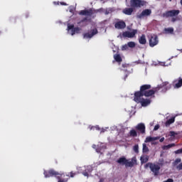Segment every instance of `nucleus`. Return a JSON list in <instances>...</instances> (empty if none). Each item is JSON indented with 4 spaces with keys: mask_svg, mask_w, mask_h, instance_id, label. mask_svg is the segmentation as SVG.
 I'll return each mask as SVG.
<instances>
[{
    "mask_svg": "<svg viewBox=\"0 0 182 182\" xmlns=\"http://www.w3.org/2000/svg\"><path fill=\"white\" fill-rule=\"evenodd\" d=\"M117 163L121 166H125V167H133L137 163V160L136 157H134L132 158L131 161H129L126 157L122 156L117 159Z\"/></svg>",
    "mask_w": 182,
    "mask_h": 182,
    "instance_id": "nucleus-1",
    "label": "nucleus"
},
{
    "mask_svg": "<svg viewBox=\"0 0 182 182\" xmlns=\"http://www.w3.org/2000/svg\"><path fill=\"white\" fill-rule=\"evenodd\" d=\"M180 14V10H169L166 11L165 13H163L162 17L163 18H172L171 22H176L177 21V18H174L173 16H178V15Z\"/></svg>",
    "mask_w": 182,
    "mask_h": 182,
    "instance_id": "nucleus-2",
    "label": "nucleus"
},
{
    "mask_svg": "<svg viewBox=\"0 0 182 182\" xmlns=\"http://www.w3.org/2000/svg\"><path fill=\"white\" fill-rule=\"evenodd\" d=\"M147 167H149L151 171L153 172L154 176H159L161 168L160 165L149 162L145 165V168H147Z\"/></svg>",
    "mask_w": 182,
    "mask_h": 182,
    "instance_id": "nucleus-3",
    "label": "nucleus"
},
{
    "mask_svg": "<svg viewBox=\"0 0 182 182\" xmlns=\"http://www.w3.org/2000/svg\"><path fill=\"white\" fill-rule=\"evenodd\" d=\"M156 88L158 89V92L159 90H161L162 93H166L167 90H170V89H171V85L168 82L166 81L158 85Z\"/></svg>",
    "mask_w": 182,
    "mask_h": 182,
    "instance_id": "nucleus-4",
    "label": "nucleus"
},
{
    "mask_svg": "<svg viewBox=\"0 0 182 182\" xmlns=\"http://www.w3.org/2000/svg\"><path fill=\"white\" fill-rule=\"evenodd\" d=\"M151 15V9H146L141 11V14L136 15L137 19H144Z\"/></svg>",
    "mask_w": 182,
    "mask_h": 182,
    "instance_id": "nucleus-5",
    "label": "nucleus"
},
{
    "mask_svg": "<svg viewBox=\"0 0 182 182\" xmlns=\"http://www.w3.org/2000/svg\"><path fill=\"white\" fill-rule=\"evenodd\" d=\"M130 6L132 8H141V6H144V1L142 0H130Z\"/></svg>",
    "mask_w": 182,
    "mask_h": 182,
    "instance_id": "nucleus-6",
    "label": "nucleus"
},
{
    "mask_svg": "<svg viewBox=\"0 0 182 182\" xmlns=\"http://www.w3.org/2000/svg\"><path fill=\"white\" fill-rule=\"evenodd\" d=\"M157 45H159V36L154 34L149 39V46L151 48H154V46H157Z\"/></svg>",
    "mask_w": 182,
    "mask_h": 182,
    "instance_id": "nucleus-7",
    "label": "nucleus"
},
{
    "mask_svg": "<svg viewBox=\"0 0 182 182\" xmlns=\"http://www.w3.org/2000/svg\"><path fill=\"white\" fill-rule=\"evenodd\" d=\"M98 31L97 28H94L90 31V33H85L83 34L84 39H92L95 36V35H97Z\"/></svg>",
    "mask_w": 182,
    "mask_h": 182,
    "instance_id": "nucleus-8",
    "label": "nucleus"
},
{
    "mask_svg": "<svg viewBox=\"0 0 182 182\" xmlns=\"http://www.w3.org/2000/svg\"><path fill=\"white\" fill-rule=\"evenodd\" d=\"M58 173H59L58 172H57L56 171H55L53 169H50L48 171H44V173H43L46 178H48L49 177H53V176H55V178H56Z\"/></svg>",
    "mask_w": 182,
    "mask_h": 182,
    "instance_id": "nucleus-9",
    "label": "nucleus"
},
{
    "mask_svg": "<svg viewBox=\"0 0 182 182\" xmlns=\"http://www.w3.org/2000/svg\"><path fill=\"white\" fill-rule=\"evenodd\" d=\"M68 30L71 31V35L73 36L75 33H80V28L79 27H75V25H68Z\"/></svg>",
    "mask_w": 182,
    "mask_h": 182,
    "instance_id": "nucleus-10",
    "label": "nucleus"
},
{
    "mask_svg": "<svg viewBox=\"0 0 182 182\" xmlns=\"http://www.w3.org/2000/svg\"><path fill=\"white\" fill-rule=\"evenodd\" d=\"M144 94L141 91H136L134 92V100L136 103H140L143 99Z\"/></svg>",
    "mask_w": 182,
    "mask_h": 182,
    "instance_id": "nucleus-11",
    "label": "nucleus"
},
{
    "mask_svg": "<svg viewBox=\"0 0 182 182\" xmlns=\"http://www.w3.org/2000/svg\"><path fill=\"white\" fill-rule=\"evenodd\" d=\"M172 165L173 167H176L178 171H181V170H182L181 159L180 158L176 159L175 161L172 163Z\"/></svg>",
    "mask_w": 182,
    "mask_h": 182,
    "instance_id": "nucleus-12",
    "label": "nucleus"
},
{
    "mask_svg": "<svg viewBox=\"0 0 182 182\" xmlns=\"http://www.w3.org/2000/svg\"><path fill=\"white\" fill-rule=\"evenodd\" d=\"M157 92H159V88L154 87L151 90H149L145 93H144V95L146 97H150V96L154 95V97H155L154 95H156V93H157Z\"/></svg>",
    "mask_w": 182,
    "mask_h": 182,
    "instance_id": "nucleus-13",
    "label": "nucleus"
},
{
    "mask_svg": "<svg viewBox=\"0 0 182 182\" xmlns=\"http://www.w3.org/2000/svg\"><path fill=\"white\" fill-rule=\"evenodd\" d=\"M79 14L82 16H92L94 14L93 9L81 10Z\"/></svg>",
    "mask_w": 182,
    "mask_h": 182,
    "instance_id": "nucleus-14",
    "label": "nucleus"
},
{
    "mask_svg": "<svg viewBox=\"0 0 182 182\" xmlns=\"http://www.w3.org/2000/svg\"><path fill=\"white\" fill-rule=\"evenodd\" d=\"M136 33H137V30H133L132 32L124 31L122 33V36L124 38H134Z\"/></svg>",
    "mask_w": 182,
    "mask_h": 182,
    "instance_id": "nucleus-15",
    "label": "nucleus"
},
{
    "mask_svg": "<svg viewBox=\"0 0 182 182\" xmlns=\"http://www.w3.org/2000/svg\"><path fill=\"white\" fill-rule=\"evenodd\" d=\"M114 28L116 29H124L126 28V22L124 21H117L114 24Z\"/></svg>",
    "mask_w": 182,
    "mask_h": 182,
    "instance_id": "nucleus-16",
    "label": "nucleus"
},
{
    "mask_svg": "<svg viewBox=\"0 0 182 182\" xmlns=\"http://www.w3.org/2000/svg\"><path fill=\"white\" fill-rule=\"evenodd\" d=\"M135 129L136 130H138V132H140L141 134L146 133V126L143 123L138 124Z\"/></svg>",
    "mask_w": 182,
    "mask_h": 182,
    "instance_id": "nucleus-17",
    "label": "nucleus"
},
{
    "mask_svg": "<svg viewBox=\"0 0 182 182\" xmlns=\"http://www.w3.org/2000/svg\"><path fill=\"white\" fill-rule=\"evenodd\" d=\"M150 89H151V85H149V84L143 85L140 87L139 92H141L143 95H144V93H146V92H148L149 90H150Z\"/></svg>",
    "mask_w": 182,
    "mask_h": 182,
    "instance_id": "nucleus-18",
    "label": "nucleus"
},
{
    "mask_svg": "<svg viewBox=\"0 0 182 182\" xmlns=\"http://www.w3.org/2000/svg\"><path fill=\"white\" fill-rule=\"evenodd\" d=\"M139 103H141L142 107H146V106H149V105L151 103V100L143 98L142 100H141Z\"/></svg>",
    "mask_w": 182,
    "mask_h": 182,
    "instance_id": "nucleus-19",
    "label": "nucleus"
},
{
    "mask_svg": "<svg viewBox=\"0 0 182 182\" xmlns=\"http://www.w3.org/2000/svg\"><path fill=\"white\" fill-rule=\"evenodd\" d=\"M134 11V9H133V7H130L124 9L122 12L123 14H124V15L130 16L132 15V14H133Z\"/></svg>",
    "mask_w": 182,
    "mask_h": 182,
    "instance_id": "nucleus-20",
    "label": "nucleus"
},
{
    "mask_svg": "<svg viewBox=\"0 0 182 182\" xmlns=\"http://www.w3.org/2000/svg\"><path fill=\"white\" fill-rule=\"evenodd\" d=\"M164 33L166 35H173L174 34V28L173 27L165 28L164 29Z\"/></svg>",
    "mask_w": 182,
    "mask_h": 182,
    "instance_id": "nucleus-21",
    "label": "nucleus"
},
{
    "mask_svg": "<svg viewBox=\"0 0 182 182\" xmlns=\"http://www.w3.org/2000/svg\"><path fill=\"white\" fill-rule=\"evenodd\" d=\"M139 42L140 45H146V43H147V40L146 39V35L142 34L141 36L139 38Z\"/></svg>",
    "mask_w": 182,
    "mask_h": 182,
    "instance_id": "nucleus-22",
    "label": "nucleus"
},
{
    "mask_svg": "<svg viewBox=\"0 0 182 182\" xmlns=\"http://www.w3.org/2000/svg\"><path fill=\"white\" fill-rule=\"evenodd\" d=\"M93 171V168L92 166H87V168L85 170L84 172H82L83 176L85 177H89V173H92Z\"/></svg>",
    "mask_w": 182,
    "mask_h": 182,
    "instance_id": "nucleus-23",
    "label": "nucleus"
},
{
    "mask_svg": "<svg viewBox=\"0 0 182 182\" xmlns=\"http://www.w3.org/2000/svg\"><path fill=\"white\" fill-rule=\"evenodd\" d=\"M114 59L115 62H117V63H122V62H123V59L122 58L120 54H114Z\"/></svg>",
    "mask_w": 182,
    "mask_h": 182,
    "instance_id": "nucleus-24",
    "label": "nucleus"
},
{
    "mask_svg": "<svg viewBox=\"0 0 182 182\" xmlns=\"http://www.w3.org/2000/svg\"><path fill=\"white\" fill-rule=\"evenodd\" d=\"M174 122H176V117H173L170 118L165 123L166 127H168V126H170V124H173V123H174Z\"/></svg>",
    "mask_w": 182,
    "mask_h": 182,
    "instance_id": "nucleus-25",
    "label": "nucleus"
},
{
    "mask_svg": "<svg viewBox=\"0 0 182 182\" xmlns=\"http://www.w3.org/2000/svg\"><path fill=\"white\" fill-rule=\"evenodd\" d=\"M156 140H159V137L147 136L145 143H151V141H156Z\"/></svg>",
    "mask_w": 182,
    "mask_h": 182,
    "instance_id": "nucleus-26",
    "label": "nucleus"
},
{
    "mask_svg": "<svg viewBox=\"0 0 182 182\" xmlns=\"http://www.w3.org/2000/svg\"><path fill=\"white\" fill-rule=\"evenodd\" d=\"M62 177H65V173H58L55 178L58 179V182H66V181L62 178Z\"/></svg>",
    "mask_w": 182,
    "mask_h": 182,
    "instance_id": "nucleus-27",
    "label": "nucleus"
},
{
    "mask_svg": "<svg viewBox=\"0 0 182 182\" xmlns=\"http://www.w3.org/2000/svg\"><path fill=\"white\" fill-rule=\"evenodd\" d=\"M140 161L141 164H144V163H147V161H149V156H141Z\"/></svg>",
    "mask_w": 182,
    "mask_h": 182,
    "instance_id": "nucleus-28",
    "label": "nucleus"
},
{
    "mask_svg": "<svg viewBox=\"0 0 182 182\" xmlns=\"http://www.w3.org/2000/svg\"><path fill=\"white\" fill-rule=\"evenodd\" d=\"M182 86V78H179L178 82L175 84L174 87L178 89Z\"/></svg>",
    "mask_w": 182,
    "mask_h": 182,
    "instance_id": "nucleus-29",
    "label": "nucleus"
},
{
    "mask_svg": "<svg viewBox=\"0 0 182 182\" xmlns=\"http://www.w3.org/2000/svg\"><path fill=\"white\" fill-rule=\"evenodd\" d=\"M130 137H137V132L135 129H132L129 132Z\"/></svg>",
    "mask_w": 182,
    "mask_h": 182,
    "instance_id": "nucleus-30",
    "label": "nucleus"
},
{
    "mask_svg": "<svg viewBox=\"0 0 182 182\" xmlns=\"http://www.w3.org/2000/svg\"><path fill=\"white\" fill-rule=\"evenodd\" d=\"M142 146H143V148H142L143 153H149V147L147 146V145L146 144H143Z\"/></svg>",
    "mask_w": 182,
    "mask_h": 182,
    "instance_id": "nucleus-31",
    "label": "nucleus"
},
{
    "mask_svg": "<svg viewBox=\"0 0 182 182\" xmlns=\"http://www.w3.org/2000/svg\"><path fill=\"white\" fill-rule=\"evenodd\" d=\"M176 146V144H169L164 146V150H168V149H171V147Z\"/></svg>",
    "mask_w": 182,
    "mask_h": 182,
    "instance_id": "nucleus-32",
    "label": "nucleus"
},
{
    "mask_svg": "<svg viewBox=\"0 0 182 182\" xmlns=\"http://www.w3.org/2000/svg\"><path fill=\"white\" fill-rule=\"evenodd\" d=\"M128 45V48H136V43L133 42V41H130L127 43Z\"/></svg>",
    "mask_w": 182,
    "mask_h": 182,
    "instance_id": "nucleus-33",
    "label": "nucleus"
},
{
    "mask_svg": "<svg viewBox=\"0 0 182 182\" xmlns=\"http://www.w3.org/2000/svg\"><path fill=\"white\" fill-rule=\"evenodd\" d=\"M178 134V133H176V132L174 131H171L169 132V136H171V137H176V136Z\"/></svg>",
    "mask_w": 182,
    "mask_h": 182,
    "instance_id": "nucleus-34",
    "label": "nucleus"
},
{
    "mask_svg": "<svg viewBox=\"0 0 182 182\" xmlns=\"http://www.w3.org/2000/svg\"><path fill=\"white\" fill-rule=\"evenodd\" d=\"M133 150L135 153L138 154L139 153V145H134L133 147Z\"/></svg>",
    "mask_w": 182,
    "mask_h": 182,
    "instance_id": "nucleus-35",
    "label": "nucleus"
},
{
    "mask_svg": "<svg viewBox=\"0 0 182 182\" xmlns=\"http://www.w3.org/2000/svg\"><path fill=\"white\" fill-rule=\"evenodd\" d=\"M112 9H106L105 11V15H109V14H112Z\"/></svg>",
    "mask_w": 182,
    "mask_h": 182,
    "instance_id": "nucleus-36",
    "label": "nucleus"
},
{
    "mask_svg": "<svg viewBox=\"0 0 182 182\" xmlns=\"http://www.w3.org/2000/svg\"><path fill=\"white\" fill-rule=\"evenodd\" d=\"M159 163L158 164L159 166H164V159H160L159 160Z\"/></svg>",
    "mask_w": 182,
    "mask_h": 182,
    "instance_id": "nucleus-37",
    "label": "nucleus"
},
{
    "mask_svg": "<svg viewBox=\"0 0 182 182\" xmlns=\"http://www.w3.org/2000/svg\"><path fill=\"white\" fill-rule=\"evenodd\" d=\"M127 49H129L128 44H125V45L122 46V50H127Z\"/></svg>",
    "mask_w": 182,
    "mask_h": 182,
    "instance_id": "nucleus-38",
    "label": "nucleus"
},
{
    "mask_svg": "<svg viewBox=\"0 0 182 182\" xmlns=\"http://www.w3.org/2000/svg\"><path fill=\"white\" fill-rule=\"evenodd\" d=\"M174 153H175V154H182V148L175 151Z\"/></svg>",
    "mask_w": 182,
    "mask_h": 182,
    "instance_id": "nucleus-39",
    "label": "nucleus"
},
{
    "mask_svg": "<svg viewBox=\"0 0 182 182\" xmlns=\"http://www.w3.org/2000/svg\"><path fill=\"white\" fill-rule=\"evenodd\" d=\"M76 174H77V173H74L73 171H71L70 173V177L73 178V177H75L76 176Z\"/></svg>",
    "mask_w": 182,
    "mask_h": 182,
    "instance_id": "nucleus-40",
    "label": "nucleus"
},
{
    "mask_svg": "<svg viewBox=\"0 0 182 182\" xmlns=\"http://www.w3.org/2000/svg\"><path fill=\"white\" fill-rule=\"evenodd\" d=\"M159 129H160V125L159 124H156L155 125L154 128V130H159Z\"/></svg>",
    "mask_w": 182,
    "mask_h": 182,
    "instance_id": "nucleus-41",
    "label": "nucleus"
},
{
    "mask_svg": "<svg viewBox=\"0 0 182 182\" xmlns=\"http://www.w3.org/2000/svg\"><path fill=\"white\" fill-rule=\"evenodd\" d=\"M164 182H174V180H173V178H168L166 181H164Z\"/></svg>",
    "mask_w": 182,
    "mask_h": 182,
    "instance_id": "nucleus-42",
    "label": "nucleus"
},
{
    "mask_svg": "<svg viewBox=\"0 0 182 182\" xmlns=\"http://www.w3.org/2000/svg\"><path fill=\"white\" fill-rule=\"evenodd\" d=\"M89 129H90V130H95V129H96L95 128V126H89Z\"/></svg>",
    "mask_w": 182,
    "mask_h": 182,
    "instance_id": "nucleus-43",
    "label": "nucleus"
},
{
    "mask_svg": "<svg viewBox=\"0 0 182 182\" xmlns=\"http://www.w3.org/2000/svg\"><path fill=\"white\" fill-rule=\"evenodd\" d=\"M95 130H100V127H99V125L95 126Z\"/></svg>",
    "mask_w": 182,
    "mask_h": 182,
    "instance_id": "nucleus-44",
    "label": "nucleus"
},
{
    "mask_svg": "<svg viewBox=\"0 0 182 182\" xmlns=\"http://www.w3.org/2000/svg\"><path fill=\"white\" fill-rule=\"evenodd\" d=\"M87 21V18H84L82 20H81V22H86Z\"/></svg>",
    "mask_w": 182,
    "mask_h": 182,
    "instance_id": "nucleus-45",
    "label": "nucleus"
},
{
    "mask_svg": "<svg viewBox=\"0 0 182 182\" xmlns=\"http://www.w3.org/2000/svg\"><path fill=\"white\" fill-rule=\"evenodd\" d=\"M159 141L160 143H163V141H164V137L161 138Z\"/></svg>",
    "mask_w": 182,
    "mask_h": 182,
    "instance_id": "nucleus-46",
    "label": "nucleus"
},
{
    "mask_svg": "<svg viewBox=\"0 0 182 182\" xmlns=\"http://www.w3.org/2000/svg\"><path fill=\"white\" fill-rule=\"evenodd\" d=\"M105 132H106V129H102V130H101V133H105Z\"/></svg>",
    "mask_w": 182,
    "mask_h": 182,
    "instance_id": "nucleus-47",
    "label": "nucleus"
},
{
    "mask_svg": "<svg viewBox=\"0 0 182 182\" xmlns=\"http://www.w3.org/2000/svg\"><path fill=\"white\" fill-rule=\"evenodd\" d=\"M60 4H61V5L66 6V3H65V2H61Z\"/></svg>",
    "mask_w": 182,
    "mask_h": 182,
    "instance_id": "nucleus-48",
    "label": "nucleus"
},
{
    "mask_svg": "<svg viewBox=\"0 0 182 182\" xmlns=\"http://www.w3.org/2000/svg\"><path fill=\"white\" fill-rule=\"evenodd\" d=\"M104 181H105V179L104 178H101L99 182H104Z\"/></svg>",
    "mask_w": 182,
    "mask_h": 182,
    "instance_id": "nucleus-49",
    "label": "nucleus"
},
{
    "mask_svg": "<svg viewBox=\"0 0 182 182\" xmlns=\"http://www.w3.org/2000/svg\"><path fill=\"white\" fill-rule=\"evenodd\" d=\"M126 79H127V75H125L124 80H126Z\"/></svg>",
    "mask_w": 182,
    "mask_h": 182,
    "instance_id": "nucleus-50",
    "label": "nucleus"
},
{
    "mask_svg": "<svg viewBox=\"0 0 182 182\" xmlns=\"http://www.w3.org/2000/svg\"><path fill=\"white\" fill-rule=\"evenodd\" d=\"M93 149H96V145H92Z\"/></svg>",
    "mask_w": 182,
    "mask_h": 182,
    "instance_id": "nucleus-51",
    "label": "nucleus"
},
{
    "mask_svg": "<svg viewBox=\"0 0 182 182\" xmlns=\"http://www.w3.org/2000/svg\"><path fill=\"white\" fill-rule=\"evenodd\" d=\"M100 11H103V9H100Z\"/></svg>",
    "mask_w": 182,
    "mask_h": 182,
    "instance_id": "nucleus-52",
    "label": "nucleus"
},
{
    "mask_svg": "<svg viewBox=\"0 0 182 182\" xmlns=\"http://www.w3.org/2000/svg\"><path fill=\"white\" fill-rule=\"evenodd\" d=\"M0 33H1V31H0Z\"/></svg>",
    "mask_w": 182,
    "mask_h": 182,
    "instance_id": "nucleus-53",
    "label": "nucleus"
}]
</instances>
